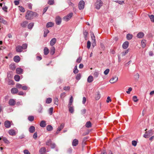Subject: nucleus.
Masks as SVG:
<instances>
[{
	"label": "nucleus",
	"instance_id": "nucleus-33",
	"mask_svg": "<svg viewBox=\"0 0 154 154\" xmlns=\"http://www.w3.org/2000/svg\"><path fill=\"white\" fill-rule=\"evenodd\" d=\"M49 32V31L48 29H45L44 31V36L46 37L47 36V34Z\"/></svg>",
	"mask_w": 154,
	"mask_h": 154
},
{
	"label": "nucleus",
	"instance_id": "nucleus-62",
	"mask_svg": "<svg viewBox=\"0 0 154 154\" xmlns=\"http://www.w3.org/2000/svg\"><path fill=\"white\" fill-rule=\"evenodd\" d=\"M132 90V88L131 87L129 88L128 89V91H126V93L128 94H129L130 92Z\"/></svg>",
	"mask_w": 154,
	"mask_h": 154
},
{
	"label": "nucleus",
	"instance_id": "nucleus-25",
	"mask_svg": "<svg viewBox=\"0 0 154 154\" xmlns=\"http://www.w3.org/2000/svg\"><path fill=\"white\" fill-rule=\"evenodd\" d=\"M2 137V139L5 143L7 144H8L10 143V142L6 137Z\"/></svg>",
	"mask_w": 154,
	"mask_h": 154
},
{
	"label": "nucleus",
	"instance_id": "nucleus-38",
	"mask_svg": "<svg viewBox=\"0 0 154 154\" xmlns=\"http://www.w3.org/2000/svg\"><path fill=\"white\" fill-rule=\"evenodd\" d=\"M52 99L51 98H47L46 100V103L48 104L52 102Z\"/></svg>",
	"mask_w": 154,
	"mask_h": 154
},
{
	"label": "nucleus",
	"instance_id": "nucleus-47",
	"mask_svg": "<svg viewBox=\"0 0 154 154\" xmlns=\"http://www.w3.org/2000/svg\"><path fill=\"white\" fill-rule=\"evenodd\" d=\"M10 69L12 70H14L15 69V66L13 64H11L9 66Z\"/></svg>",
	"mask_w": 154,
	"mask_h": 154
},
{
	"label": "nucleus",
	"instance_id": "nucleus-41",
	"mask_svg": "<svg viewBox=\"0 0 154 154\" xmlns=\"http://www.w3.org/2000/svg\"><path fill=\"white\" fill-rule=\"evenodd\" d=\"M28 119L29 121L32 122L34 119V117L33 116H29L28 117Z\"/></svg>",
	"mask_w": 154,
	"mask_h": 154
},
{
	"label": "nucleus",
	"instance_id": "nucleus-19",
	"mask_svg": "<svg viewBox=\"0 0 154 154\" xmlns=\"http://www.w3.org/2000/svg\"><path fill=\"white\" fill-rule=\"evenodd\" d=\"M46 151V149L45 147L41 148L39 150V152L41 154H44Z\"/></svg>",
	"mask_w": 154,
	"mask_h": 154
},
{
	"label": "nucleus",
	"instance_id": "nucleus-59",
	"mask_svg": "<svg viewBox=\"0 0 154 154\" xmlns=\"http://www.w3.org/2000/svg\"><path fill=\"white\" fill-rule=\"evenodd\" d=\"M22 86H23L22 85L19 84H17L16 85V87L18 88H22Z\"/></svg>",
	"mask_w": 154,
	"mask_h": 154
},
{
	"label": "nucleus",
	"instance_id": "nucleus-54",
	"mask_svg": "<svg viewBox=\"0 0 154 154\" xmlns=\"http://www.w3.org/2000/svg\"><path fill=\"white\" fill-rule=\"evenodd\" d=\"M43 108L42 106L40 105L39 106V109H38V112L39 113H42V112Z\"/></svg>",
	"mask_w": 154,
	"mask_h": 154
},
{
	"label": "nucleus",
	"instance_id": "nucleus-64",
	"mask_svg": "<svg viewBox=\"0 0 154 154\" xmlns=\"http://www.w3.org/2000/svg\"><path fill=\"white\" fill-rule=\"evenodd\" d=\"M23 152L24 154H30L28 150H25Z\"/></svg>",
	"mask_w": 154,
	"mask_h": 154
},
{
	"label": "nucleus",
	"instance_id": "nucleus-63",
	"mask_svg": "<svg viewBox=\"0 0 154 154\" xmlns=\"http://www.w3.org/2000/svg\"><path fill=\"white\" fill-rule=\"evenodd\" d=\"M63 89L65 91L69 90L70 89V87L69 86H65L63 88Z\"/></svg>",
	"mask_w": 154,
	"mask_h": 154
},
{
	"label": "nucleus",
	"instance_id": "nucleus-2",
	"mask_svg": "<svg viewBox=\"0 0 154 154\" xmlns=\"http://www.w3.org/2000/svg\"><path fill=\"white\" fill-rule=\"evenodd\" d=\"M103 5V2L101 0H97L95 3V8L97 9H99Z\"/></svg>",
	"mask_w": 154,
	"mask_h": 154
},
{
	"label": "nucleus",
	"instance_id": "nucleus-17",
	"mask_svg": "<svg viewBox=\"0 0 154 154\" xmlns=\"http://www.w3.org/2000/svg\"><path fill=\"white\" fill-rule=\"evenodd\" d=\"M18 91V89L15 88H13L11 89V92L12 94H15L17 93Z\"/></svg>",
	"mask_w": 154,
	"mask_h": 154
},
{
	"label": "nucleus",
	"instance_id": "nucleus-20",
	"mask_svg": "<svg viewBox=\"0 0 154 154\" xmlns=\"http://www.w3.org/2000/svg\"><path fill=\"white\" fill-rule=\"evenodd\" d=\"M16 73L18 74H21L23 73V69L20 68H17L16 69Z\"/></svg>",
	"mask_w": 154,
	"mask_h": 154
},
{
	"label": "nucleus",
	"instance_id": "nucleus-4",
	"mask_svg": "<svg viewBox=\"0 0 154 154\" xmlns=\"http://www.w3.org/2000/svg\"><path fill=\"white\" fill-rule=\"evenodd\" d=\"M85 5V2L82 0H81L78 4L79 8L80 10H82L84 9Z\"/></svg>",
	"mask_w": 154,
	"mask_h": 154
},
{
	"label": "nucleus",
	"instance_id": "nucleus-15",
	"mask_svg": "<svg viewBox=\"0 0 154 154\" xmlns=\"http://www.w3.org/2000/svg\"><path fill=\"white\" fill-rule=\"evenodd\" d=\"M129 42L128 41L124 42L122 45V47L124 49H126L128 46Z\"/></svg>",
	"mask_w": 154,
	"mask_h": 154
},
{
	"label": "nucleus",
	"instance_id": "nucleus-1",
	"mask_svg": "<svg viewBox=\"0 0 154 154\" xmlns=\"http://www.w3.org/2000/svg\"><path fill=\"white\" fill-rule=\"evenodd\" d=\"M37 14L36 12L29 11H27L26 16V19L28 20H31L33 18L34 16H36Z\"/></svg>",
	"mask_w": 154,
	"mask_h": 154
},
{
	"label": "nucleus",
	"instance_id": "nucleus-55",
	"mask_svg": "<svg viewBox=\"0 0 154 154\" xmlns=\"http://www.w3.org/2000/svg\"><path fill=\"white\" fill-rule=\"evenodd\" d=\"M21 47H22V48L23 49H25L27 48V44H24L22 45V46H21Z\"/></svg>",
	"mask_w": 154,
	"mask_h": 154
},
{
	"label": "nucleus",
	"instance_id": "nucleus-30",
	"mask_svg": "<svg viewBox=\"0 0 154 154\" xmlns=\"http://www.w3.org/2000/svg\"><path fill=\"white\" fill-rule=\"evenodd\" d=\"M34 23L33 22H31L29 23L28 26V29H31L33 26Z\"/></svg>",
	"mask_w": 154,
	"mask_h": 154
},
{
	"label": "nucleus",
	"instance_id": "nucleus-44",
	"mask_svg": "<svg viewBox=\"0 0 154 154\" xmlns=\"http://www.w3.org/2000/svg\"><path fill=\"white\" fill-rule=\"evenodd\" d=\"M8 8V7L6 6L5 5H4L2 7V10L5 12H7V10Z\"/></svg>",
	"mask_w": 154,
	"mask_h": 154
},
{
	"label": "nucleus",
	"instance_id": "nucleus-56",
	"mask_svg": "<svg viewBox=\"0 0 154 154\" xmlns=\"http://www.w3.org/2000/svg\"><path fill=\"white\" fill-rule=\"evenodd\" d=\"M109 71V69H106L104 72V74L105 75H107Z\"/></svg>",
	"mask_w": 154,
	"mask_h": 154
},
{
	"label": "nucleus",
	"instance_id": "nucleus-58",
	"mask_svg": "<svg viewBox=\"0 0 154 154\" xmlns=\"http://www.w3.org/2000/svg\"><path fill=\"white\" fill-rule=\"evenodd\" d=\"M132 144L133 146H135L137 145V142L135 140H133L132 141Z\"/></svg>",
	"mask_w": 154,
	"mask_h": 154
},
{
	"label": "nucleus",
	"instance_id": "nucleus-60",
	"mask_svg": "<svg viewBox=\"0 0 154 154\" xmlns=\"http://www.w3.org/2000/svg\"><path fill=\"white\" fill-rule=\"evenodd\" d=\"M134 76L136 79L138 80L139 78V75L138 73H137L134 75Z\"/></svg>",
	"mask_w": 154,
	"mask_h": 154
},
{
	"label": "nucleus",
	"instance_id": "nucleus-9",
	"mask_svg": "<svg viewBox=\"0 0 154 154\" xmlns=\"http://www.w3.org/2000/svg\"><path fill=\"white\" fill-rule=\"evenodd\" d=\"M16 103L15 100L13 99H11L9 100L8 104L11 106H13L15 105Z\"/></svg>",
	"mask_w": 154,
	"mask_h": 154
},
{
	"label": "nucleus",
	"instance_id": "nucleus-40",
	"mask_svg": "<svg viewBox=\"0 0 154 154\" xmlns=\"http://www.w3.org/2000/svg\"><path fill=\"white\" fill-rule=\"evenodd\" d=\"M88 33L85 30L84 31H83V35L84 36V37L85 40H87V35Z\"/></svg>",
	"mask_w": 154,
	"mask_h": 154
},
{
	"label": "nucleus",
	"instance_id": "nucleus-22",
	"mask_svg": "<svg viewBox=\"0 0 154 154\" xmlns=\"http://www.w3.org/2000/svg\"><path fill=\"white\" fill-rule=\"evenodd\" d=\"M55 51V48L54 46H52L51 48V51L50 52V54L53 55Z\"/></svg>",
	"mask_w": 154,
	"mask_h": 154
},
{
	"label": "nucleus",
	"instance_id": "nucleus-43",
	"mask_svg": "<svg viewBox=\"0 0 154 154\" xmlns=\"http://www.w3.org/2000/svg\"><path fill=\"white\" fill-rule=\"evenodd\" d=\"M129 52L128 49L126 50L125 51L123 52L122 53V56H124L125 55Z\"/></svg>",
	"mask_w": 154,
	"mask_h": 154
},
{
	"label": "nucleus",
	"instance_id": "nucleus-35",
	"mask_svg": "<svg viewBox=\"0 0 154 154\" xmlns=\"http://www.w3.org/2000/svg\"><path fill=\"white\" fill-rule=\"evenodd\" d=\"M133 35H132L128 34L127 35L126 38L128 40H130L132 38Z\"/></svg>",
	"mask_w": 154,
	"mask_h": 154
},
{
	"label": "nucleus",
	"instance_id": "nucleus-8",
	"mask_svg": "<svg viewBox=\"0 0 154 154\" xmlns=\"http://www.w3.org/2000/svg\"><path fill=\"white\" fill-rule=\"evenodd\" d=\"M4 125L5 127L7 128H9L11 127V123L10 121L7 120L5 121L4 123Z\"/></svg>",
	"mask_w": 154,
	"mask_h": 154
},
{
	"label": "nucleus",
	"instance_id": "nucleus-42",
	"mask_svg": "<svg viewBox=\"0 0 154 154\" xmlns=\"http://www.w3.org/2000/svg\"><path fill=\"white\" fill-rule=\"evenodd\" d=\"M146 41L145 40H143L141 41V43L142 47L143 48H144L146 46V44H145Z\"/></svg>",
	"mask_w": 154,
	"mask_h": 154
},
{
	"label": "nucleus",
	"instance_id": "nucleus-14",
	"mask_svg": "<svg viewBox=\"0 0 154 154\" xmlns=\"http://www.w3.org/2000/svg\"><path fill=\"white\" fill-rule=\"evenodd\" d=\"M8 134L11 136H14L16 135V132L14 130L12 129L9 131Z\"/></svg>",
	"mask_w": 154,
	"mask_h": 154
},
{
	"label": "nucleus",
	"instance_id": "nucleus-23",
	"mask_svg": "<svg viewBox=\"0 0 154 154\" xmlns=\"http://www.w3.org/2000/svg\"><path fill=\"white\" fill-rule=\"evenodd\" d=\"M54 25V23L52 22H49L47 23L46 26L47 28H49L52 27Z\"/></svg>",
	"mask_w": 154,
	"mask_h": 154
},
{
	"label": "nucleus",
	"instance_id": "nucleus-50",
	"mask_svg": "<svg viewBox=\"0 0 154 154\" xmlns=\"http://www.w3.org/2000/svg\"><path fill=\"white\" fill-rule=\"evenodd\" d=\"M81 77V75L80 73L78 74L76 77V79L77 80H79Z\"/></svg>",
	"mask_w": 154,
	"mask_h": 154
},
{
	"label": "nucleus",
	"instance_id": "nucleus-34",
	"mask_svg": "<svg viewBox=\"0 0 154 154\" xmlns=\"http://www.w3.org/2000/svg\"><path fill=\"white\" fill-rule=\"evenodd\" d=\"M14 79L16 81V82H18L19 81L20 79V76L18 75H16L14 76Z\"/></svg>",
	"mask_w": 154,
	"mask_h": 154
},
{
	"label": "nucleus",
	"instance_id": "nucleus-10",
	"mask_svg": "<svg viewBox=\"0 0 154 154\" xmlns=\"http://www.w3.org/2000/svg\"><path fill=\"white\" fill-rule=\"evenodd\" d=\"M16 51L17 52H21L23 51L22 47L21 46H18L16 48Z\"/></svg>",
	"mask_w": 154,
	"mask_h": 154
},
{
	"label": "nucleus",
	"instance_id": "nucleus-37",
	"mask_svg": "<svg viewBox=\"0 0 154 154\" xmlns=\"http://www.w3.org/2000/svg\"><path fill=\"white\" fill-rule=\"evenodd\" d=\"M91 39L92 40V42H95V37L94 35V34L93 33H92L91 34Z\"/></svg>",
	"mask_w": 154,
	"mask_h": 154
},
{
	"label": "nucleus",
	"instance_id": "nucleus-29",
	"mask_svg": "<svg viewBox=\"0 0 154 154\" xmlns=\"http://www.w3.org/2000/svg\"><path fill=\"white\" fill-rule=\"evenodd\" d=\"M49 52V50L48 49L47 47L45 48L44 50V54L45 55H47L48 54Z\"/></svg>",
	"mask_w": 154,
	"mask_h": 154
},
{
	"label": "nucleus",
	"instance_id": "nucleus-3",
	"mask_svg": "<svg viewBox=\"0 0 154 154\" xmlns=\"http://www.w3.org/2000/svg\"><path fill=\"white\" fill-rule=\"evenodd\" d=\"M153 134V131L152 130H150L148 131H146L143 135V137L145 138H148Z\"/></svg>",
	"mask_w": 154,
	"mask_h": 154
},
{
	"label": "nucleus",
	"instance_id": "nucleus-57",
	"mask_svg": "<svg viewBox=\"0 0 154 154\" xmlns=\"http://www.w3.org/2000/svg\"><path fill=\"white\" fill-rule=\"evenodd\" d=\"M133 99L134 102H137L138 101L137 97L135 96L133 97Z\"/></svg>",
	"mask_w": 154,
	"mask_h": 154
},
{
	"label": "nucleus",
	"instance_id": "nucleus-18",
	"mask_svg": "<svg viewBox=\"0 0 154 154\" xmlns=\"http://www.w3.org/2000/svg\"><path fill=\"white\" fill-rule=\"evenodd\" d=\"M46 122L44 120L42 121L40 124V126L42 128H44L46 126Z\"/></svg>",
	"mask_w": 154,
	"mask_h": 154
},
{
	"label": "nucleus",
	"instance_id": "nucleus-26",
	"mask_svg": "<svg viewBox=\"0 0 154 154\" xmlns=\"http://www.w3.org/2000/svg\"><path fill=\"white\" fill-rule=\"evenodd\" d=\"M93 80V78L92 76L90 75L88 78L87 81L89 83L92 82Z\"/></svg>",
	"mask_w": 154,
	"mask_h": 154
},
{
	"label": "nucleus",
	"instance_id": "nucleus-28",
	"mask_svg": "<svg viewBox=\"0 0 154 154\" xmlns=\"http://www.w3.org/2000/svg\"><path fill=\"white\" fill-rule=\"evenodd\" d=\"M28 22L26 21H25L23 22L21 24V26L22 27H25L27 24H28Z\"/></svg>",
	"mask_w": 154,
	"mask_h": 154
},
{
	"label": "nucleus",
	"instance_id": "nucleus-52",
	"mask_svg": "<svg viewBox=\"0 0 154 154\" xmlns=\"http://www.w3.org/2000/svg\"><path fill=\"white\" fill-rule=\"evenodd\" d=\"M149 17L151 19V21L154 22V15H151L149 16Z\"/></svg>",
	"mask_w": 154,
	"mask_h": 154
},
{
	"label": "nucleus",
	"instance_id": "nucleus-39",
	"mask_svg": "<svg viewBox=\"0 0 154 154\" xmlns=\"http://www.w3.org/2000/svg\"><path fill=\"white\" fill-rule=\"evenodd\" d=\"M69 112L71 113H72L73 112L74 109L73 106L69 107Z\"/></svg>",
	"mask_w": 154,
	"mask_h": 154
},
{
	"label": "nucleus",
	"instance_id": "nucleus-6",
	"mask_svg": "<svg viewBox=\"0 0 154 154\" xmlns=\"http://www.w3.org/2000/svg\"><path fill=\"white\" fill-rule=\"evenodd\" d=\"M73 15V13H71L67 14L66 16L64 17V19L66 21H68L72 17Z\"/></svg>",
	"mask_w": 154,
	"mask_h": 154
},
{
	"label": "nucleus",
	"instance_id": "nucleus-13",
	"mask_svg": "<svg viewBox=\"0 0 154 154\" xmlns=\"http://www.w3.org/2000/svg\"><path fill=\"white\" fill-rule=\"evenodd\" d=\"M14 61L16 63H18L20 60V57L18 56H15L13 58Z\"/></svg>",
	"mask_w": 154,
	"mask_h": 154
},
{
	"label": "nucleus",
	"instance_id": "nucleus-11",
	"mask_svg": "<svg viewBox=\"0 0 154 154\" xmlns=\"http://www.w3.org/2000/svg\"><path fill=\"white\" fill-rule=\"evenodd\" d=\"M144 35V34L143 32H139L137 35V38H143Z\"/></svg>",
	"mask_w": 154,
	"mask_h": 154
},
{
	"label": "nucleus",
	"instance_id": "nucleus-27",
	"mask_svg": "<svg viewBox=\"0 0 154 154\" xmlns=\"http://www.w3.org/2000/svg\"><path fill=\"white\" fill-rule=\"evenodd\" d=\"M0 23H2L5 25H7V22L4 20L3 18H2L0 16Z\"/></svg>",
	"mask_w": 154,
	"mask_h": 154
},
{
	"label": "nucleus",
	"instance_id": "nucleus-51",
	"mask_svg": "<svg viewBox=\"0 0 154 154\" xmlns=\"http://www.w3.org/2000/svg\"><path fill=\"white\" fill-rule=\"evenodd\" d=\"M54 0H49L48 2V4L50 5H52L54 4Z\"/></svg>",
	"mask_w": 154,
	"mask_h": 154
},
{
	"label": "nucleus",
	"instance_id": "nucleus-31",
	"mask_svg": "<svg viewBox=\"0 0 154 154\" xmlns=\"http://www.w3.org/2000/svg\"><path fill=\"white\" fill-rule=\"evenodd\" d=\"M64 123H62L60 126L59 127L57 128L58 131H60L64 127Z\"/></svg>",
	"mask_w": 154,
	"mask_h": 154
},
{
	"label": "nucleus",
	"instance_id": "nucleus-24",
	"mask_svg": "<svg viewBox=\"0 0 154 154\" xmlns=\"http://www.w3.org/2000/svg\"><path fill=\"white\" fill-rule=\"evenodd\" d=\"M46 130L48 131H51L53 129V128L51 125H48L46 126Z\"/></svg>",
	"mask_w": 154,
	"mask_h": 154
},
{
	"label": "nucleus",
	"instance_id": "nucleus-45",
	"mask_svg": "<svg viewBox=\"0 0 154 154\" xmlns=\"http://www.w3.org/2000/svg\"><path fill=\"white\" fill-rule=\"evenodd\" d=\"M78 72H79V70L77 69V66H76L74 68L73 72L75 74H76V73H78Z\"/></svg>",
	"mask_w": 154,
	"mask_h": 154
},
{
	"label": "nucleus",
	"instance_id": "nucleus-48",
	"mask_svg": "<svg viewBox=\"0 0 154 154\" xmlns=\"http://www.w3.org/2000/svg\"><path fill=\"white\" fill-rule=\"evenodd\" d=\"M51 143V139H49L47 141L46 143V144L47 145L50 146Z\"/></svg>",
	"mask_w": 154,
	"mask_h": 154
},
{
	"label": "nucleus",
	"instance_id": "nucleus-7",
	"mask_svg": "<svg viewBox=\"0 0 154 154\" xmlns=\"http://www.w3.org/2000/svg\"><path fill=\"white\" fill-rule=\"evenodd\" d=\"M55 22L56 24L57 25H60L61 22V18L58 16L56 17L55 18Z\"/></svg>",
	"mask_w": 154,
	"mask_h": 154
},
{
	"label": "nucleus",
	"instance_id": "nucleus-46",
	"mask_svg": "<svg viewBox=\"0 0 154 154\" xmlns=\"http://www.w3.org/2000/svg\"><path fill=\"white\" fill-rule=\"evenodd\" d=\"M53 107H51L49 110V112L50 115H51L53 112Z\"/></svg>",
	"mask_w": 154,
	"mask_h": 154
},
{
	"label": "nucleus",
	"instance_id": "nucleus-32",
	"mask_svg": "<svg viewBox=\"0 0 154 154\" xmlns=\"http://www.w3.org/2000/svg\"><path fill=\"white\" fill-rule=\"evenodd\" d=\"M85 126L86 127L88 128H90L91 126V124L90 122L88 121L86 122Z\"/></svg>",
	"mask_w": 154,
	"mask_h": 154
},
{
	"label": "nucleus",
	"instance_id": "nucleus-5",
	"mask_svg": "<svg viewBox=\"0 0 154 154\" xmlns=\"http://www.w3.org/2000/svg\"><path fill=\"white\" fill-rule=\"evenodd\" d=\"M118 77L116 76H113L110 80L109 81L111 83H114L118 80Z\"/></svg>",
	"mask_w": 154,
	"mask_h": 154
},
{
	"label": "nucleus",
	"instance_id": "nucleus-53",
	"mask_svg": "<svg viewBox=\"0 0 154 154\" xmlns=\"http://www.w3.org/2000/svg\"><path fill=\"white\" fill-rule=\"evenodd\" d=\"M91 42L90 41H88L87 43V48L89 49L90 48L91 46Z\"/></svg>",
	"mask_w": 154,
	"mask_h": 154
},
{
	"label": "nucleus",
	"instance_id": "nucleus-49",
	"mask_svg": "<svg viewBox=\"0 0 154 154\" xmlns=\"http://www.w3.org/2000/svg\"><path fill=\"white\" fill-rule=\"evenodd\" d=\"M19 9L20 11L24 12L25 11V10L24 8L22 6H19Z\"/></svg>",
	"mask_w": 154,
	"mask_h": 154
},
{
	"label": "nucleus",
	"instance_id": "nucleus-36",
	"mask_svg": "<svg viewBox=\"0 0 154 154\" xmlns=\"http://www.w3.org/2000/svg\"><path fill=\"white\" fill-rule=\"evenodd\" d=\"M100 97V94L99 93V92H97V94L95 97V99L96 100H98Z\"/></svg>",
	"mask_w": 154,
	"mask_h": 154
},
{
	"label": "nucleus",
	"instance_id": "nucleus-61",
	"mask_svg": "<svg viewBox=\"0 0 154 154\" xmlns=\"http://www.w3.org/2000/svg\"><path fill=\"white\" fill-rule=\"evenodd\" d=\"M18 94L20 95H25L26 93H24L22 91H20L18 92Z\"/></svg>",
	"mask_w": 154,
	"mask_h": 154
},
{
	"label": "nucleus",
	"instance_id": "nucleus-12",
	"mask_svg": "<svg viewBox=\"0 0 154 154\" xmlns=\"http://www.w3.org/2000/svg\"><path fill=\"white\" fill-rule=\"evenodd\" d=\"M56 41L57 40L56 38H52L50 42V45L52 46H53L56 43Z\"/></svg>",
	"mask_w": 154,
	"mask_h": 154
},
{
	"label": "nucleus",
	"instance_id": "nucleus-21",
	"mask_svg": "<svg viewBox=\"0 0 154 154\" xmlns=\"http://www.w3.org/2000/svg\"><path fill=\"white\" fill-rule=\"evenodd\" d=\"M35 127L33 126H31L29 128V132L31 133H33L35 131Z\"/></svg>",
	"mask_w": 154,
	"mask_h": 154
},
{
	"label": "nucleus",
	"instance_id": "nucleus-16",
	"mask_svg": "<svg viewBox=\"0 0 154 154\" xmlns=\"http://www.w3.org/2000/svg\"><path fill=\"white\" fill-rule=\"evenodd\" d=\"M79 141L77 139H74L72 142V145L74 146H76L78 144Z\"/></svg>",
	"mask_w": 154,
	"mask_h": 154
}]
</instances>
